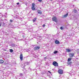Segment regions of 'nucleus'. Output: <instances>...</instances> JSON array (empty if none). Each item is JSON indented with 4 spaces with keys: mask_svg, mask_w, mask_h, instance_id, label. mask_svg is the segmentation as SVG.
<instances>
[{
    "mask_svg": "<svg viewBox=\"0 0 79 79\" xmlns=\"http://www.w3.org/2000/svg\"><path fill=\"white\" fill-rule=\"evenodd\" d=\"M52 20L53 21L56 22V23H57L58 22V20H57V18L56 16H54L53 18H52Z\"/></svg>",
    "mask_w": 79,
    "mask_h": 79,
    "instance_id": "1",
    "label": "nucleus"
},
{
    "mask_svg": "<svg viewBox=\"0 0 79 79\" xmlns=\"http://www.w3.org/2000/svg\"><path fill=\"white\" fill-rule=\"evenodd\" d=\"M34 7H35V4L33 3L32 4L31 9L32 10H35V8Z\"/></svg>",
    "mask_w": 79,
    "mask_h": 79,
    "instance_id": "2",
    "label": "nucleus"
},
{
    "mask_svg": "<svg viewBox=\"0 0 79 79\" xmlns=\"http://www.w3.org/2000/svg\"><path fill=\"white\" fill-rule=\"evenodd\" d=\"M58 73L60 74H62L63 73V70L61 69H60L58 71Z\"/></svg>",
    "mask_w": 79,
    "mask_h": 79,
    "instance_id": "3",
    "label": "nucleus"
},
{
    "mask_svg": "<svg viewBox=\"0 0 79 79\" xmlns=\"http://www.w3.org/2000/svg\"><path fill=\"white\" fill-rule=\"evenodd\" d=\"M53 64L54 66H58V63L56 61L53 62Z\"/></svg>",
    "mask_w": 79,
    "mask_h": 79,
    "instance_id": "4",
    "label": "nucleus"
},
{
    "mask_svg": "<svg viewBox=\"0 0 79 79\" xmlns=\"http://www.w3.org/2000/svg\"><path fill=\"white\" fill-rule=\"evenodd\" d=\"M40 49V47L39 46H36L34 48V50H39Z\"/></svg>",
    "mask_w": 79,
    "mask_h": 79,
    "instance_id": "5",
    "label": "nucleus"
},
{
    "mask_svg": "<svg viewBox=\"0 0 79 79\" xmlns=\"http://www.w3.org/2000/svg\"><path fill=\"white\" fill-rule=\"evenodd\" d=\"M69 55L70 57H73L74 56V54L73 53H70L69 54Z\"/></svg>",
    "mask_w": 79,
    "mask_h": 79,
    "instance_id": "6",
    "label": "nucleus"
},
{
    "mask_svg": "<svg viewBox=\"0 0 79 79\" xmlns=\"http://www.w3.org/2000/svg\"><path fill=\"white\" fill-rule=\"evenodd\" d=\"M20 60L21 61L23 60V54H21L20 56Z\"/></svg>",
    "mask_w": 79,
    "mask_h": 79,
    "instance_id": "7",
    "label": "nucleus"
},
{
    "mask_svg": "<svg viewBox=\"0 0 79 79\" xmlns=\"http://www.w3.org/2000/svg\"><path fill=\"white\" fill-rule=\"evenodd\" d=\"M67 64L70 66L73 65V63L71 62H68L67 63Z\"/></svg>",
    "mask_w": 79,
    "mask_h": 79,
    "instance_id": "8",
    "label": "nucleus"
},
{
    "mask_svg": "<svg viewBox=\"0 0 79 79\" xmlns=\"http://www.w3.org/2000/svg\"><path fill=\"white\" fill-rule=\"evenodd\" d=\"M66 52H68V53H69V52H71V50H70V49H66Z\"/></svg>",
    "mask_w": 79,
    "mask_h": 79,
    "instance_id": "9",
    "label": "nucleus"
},
{
    "mask_svg": "<svg viewBox=\"0 0 79 79\" xmlns=\"http://www.w3.org/2000/svg\"><path fill=\"white\" fill-rule=\"evenodd\" d=\"M55 43L56 44H60V41L57 40H56L55 41Z\"/></svg>",
    "mask_w": 79,
    "mask_h": 79,
    "instance_id": "10",
    "label": "nucleus"
},
{
    "mask_svg": "<svg viewBox=\"0 0 79 79\" xmlns=\"http://www.w3.org/2000/svg\"><path fill=\"white\" fill-rule=\"evenodd\" d=\"M38 13L39 14H40V15H42V12L40 10L38 11Z\"/></svg>",
    "mask_w": 79,
    "mask_h": 79,
    "instance_id": "11",
    "label": "nucleus"
},
{
    "mask_svg": "<svg viewBox=\"0 0 79 79\" xmlns=\"http://www.w3.org/2000/svg\"><path fill=\"white\" fill-rule=\"evenodd\" d=\"M4 62V61H3V60H0V63L1 64H2V63H3Z\"/></svg>",
    "mask_w": 79,
    "mask_h": 79,
    "instance_id": "12",
    "label": "nucleus"
},
{
    "mask_svg": "<svg viewBox=\"0 0 79 79\" xmlns=\"http://www.w3.org/2000/svg\"><path fill=\"white\" fill-rule=\"evenodd\" d=\"M68 15V13H67L66 15H64L63 18H66V17H67Z\"/></svg>",
    "mask_w": 79,
    "mask_h": 79,
    "instance_id": "13",
    "label": "nucleus"
},
{
    "mask_svg": "<svg viewBox=\"0 0 79 79\" xmlns=\"http://www.w3.org/2000/svg\"><path fill=\"white\" fill-rule=\"evenodd\" d=\"M36 19H37V18H35L33 20V23H35V21H36L35 20H36Z\"/></svg>",
    "mask_w": 79,
    "mask_h": 79,
    "instance_id": "14",
    "label": "nucleus"
},
{
    "mask_svg": "<svg viewBox=\"0 0 79 79\" xmlns=\"http://www.w3.org/2000/svg\"><path fill=\"white\" fill-rule=\"evenodd\" d=\"M58 53V51H55L54 52V54H56V53Z\"/></svg>",
    "mask_w": 79,
    "mask_h": 79,
    "instance_id": "15",
    "label": "nucleus"
},
{
    "mask_svg": "<svg viewBox=\"0 0 79 79\" xmlns=\"http://www.w3.org/2000/svg\"><path fill=\"white\" fill-rule=\"evenodd\" d=\"M73 12H74V13H77V10L74 9V10H73Z\"/></svg>",
    "mask_w": 79,
    "mask_h": 79,
    "instance_id": "16",
    "label": "nucleus"
},
{
    "mask_svg": "<svg viewBox=\"0 0 79 79\" xmlns=\"http://www.w3.org/2000/svg\"><path fill=\"white\" fill-rule=\"evenodd\" d=\"M10 52H13V49H10Z\"/></svg>",
    "mask_w": 79,
    "mask_h": 79,
    "instance_id": "17",
    "label": "nucleus"
},
{
    "mask_svg": "<svg viewBox=\"0 0 79 79\" xmlns=\"http://www.w3.org/2000/svg\"><path fill=\"white\" fill-rule=\"evenodd\" d=\"M71 59L69 58L68 59V61H71Z\"/></svg>",
    "mask_w": 79,
    "mask_h": 79,
    "instance_id": "18",
    "label": "nucleus"
},
{
    "mask_svg": "<svg viewBox=\"0 0 79 79\" xmlns=\"http://www.w3.org/2000/svg\"><path fill=\"white\" fill-rule=\"evenodd\" d=\"M5 18H7V16H6V15H7V14L6 13H5Z\"/></svg>",
    "mask_w": 79,
    "mask_h": 79,
    "instance_id": "19",
    "label": "nucleus"
},
{
    "mask_svg": "<svg viewBox=\"0 0 79 79\" xmlns=\"http://www.w3.org/2000/svg\"><path fill=\"white\" fill-rule=\"evenodd\" d=\"M60 29L61 30H63V28L62 27H60Z\"/></svg>",
    "mask_w": 79,
    "mask_h": 79,
    "instance_id": "20",
    "label": "nucleus"
},
{
    "mask_svg": "<svg viewBox=\"0 0 79 79\" xmlns=\"http://www.w3.org/2000/svg\"><path fill=\"white\" fill-rule=\"evenodd\" d=\"M10 23H12V22H13V21L12 20L10 19Z\"/></svg>",
    "mask_w": 79,
    "mask_h": 79,
    "instance_id": "21",
    "label": "nucleus"
},
{
    "mask_svg": "<svg viewBox=\"0 0 79 79\" xmlns=\"http://www.w3.org/2000/svg\"><path fill=\"white\" fill-rule=\"evenodd\" d=\"M12 47H15V44H12Z\"/></svg>",
    "mask_w": 79,
    "mask_h": 79,
    "instance_id": "22",
    "label": "nucleus"
},
{
    "mask_svg": "<svg viewBox=\"0 0 79 79\" xmlns=\"http://www.w3.org/2000/svg\"><path fill=\"white\" fill-rule=\"evenodd\" d=\"M38 0L39 2H42V0Z\"/></svg>",
    "mask_w": 79,
    "mask_h": 79,
    "instance_id": "23",
    "label": "nucleus"
},
{
    "mask_svg": "<svg viewBox=\"0 0 79 79\" xmlns=\"http://www.w3.org/2000/svg\"><path fill=\"white\" fill-rule=\"evenodd\" d=\"M30 63L29 62H27V64H30Z\"/></svg>",
    "mask_w": 79,
    "mask_h": 79,
    "instance_id": "24",
    "label": "nucleus"
},
{
    "mask_svg": "<svg viewBox=\"0 0 79 79\" xmlns=\"http://www.w3.org/2000/svg\"><path fill=\"white\" fill-rule=\"evenodd\" d=\"M20 76H23V74H20L19 75Z\"/></svg>",
    "mask_w": 79,
    "mask_h": 79,
    "instance_id": "25",
    "label": "nucleus"
},
{
    "mask_svg": "<svg viewBox=\"0 0 79 79\" xmlns=\"http://www.w3.org/2000/svg\"><path fill=\"white\" fill-rule=\"evenodd\" d=\"M48 73H50V74H52V73L49 71H48Z\"/></svg>",
    "mask_w": 79,
    "mask_h": 79,
    "instance_id": "26",
    "label": "nucleus"
},
{
    "mask_svg": "<svg viewBox=\"0 0 79 79\" xmlns=\"http://www.w3.org/2000/svg\"><path fill=\"white\" fill-rule=\"evenodd\" d=\"M45 24H43V27H45Z\"/></svg>",
    "mask_w": 79,
    "mask_h": 79,
    "instance_id": "27",
    "label": "nucleus"
},
{
    "mask_svg": "<svg viewBox=\"0 0 79 79\" xmlns=\"http://www.w3.org/2000/svg\"><path fill=\"white\" fill-rule=\"evenodd\" d=\"M19 2H18L17 3V5H19Z\"/></svg>",
    "mask_w": 79,
    "mask_h": 79,
    "instance_id": "28",
    "label": "nucleus"
},
{
    "mask_svg": "<svg viewBox=\"0 0 79 79\" xmlns=\"http://www.w3.org/2000/svg\"><path fill=\"white\" fill-rule=\"evenodd\" d=\"M19 40H23V39H20Z\"/></svg>",
    "mask_w": 79,
    "mask_h": 79,
    "instance_id": "29",
    "label": "nucleus"
},
{
    "mask_svg": "<svg viewBox=\"0 0 79 79\" xmlns=\"http://www.w3.org/2000/svg\"><path fill=\"white\" fill-rule=\"evenodd\" d=\"M23 38H24V37H25V36H24V35H23Z\"/></svg>",
    "mask_w": 79,
    "mask_h": 79,
    "instance_id": "30",
    "label": "nucleus"
},
{
    "mask_svg": "<svg viewBox=\"0 0 79 79\" xmlns=\"http://www.w3.org/2000/svg\"><path fill=\"white\" fill-rule=\"evenodd\" d=\"M45 60H46L47 59V57H44Z\"/></svg>",
    "mask_w": 79,
    "mask_h": 79,
    "instance_id": "31",
    "label": "nucleus"
},
{
    "mask_svg": "<svg viewBox=\"0 0 79 79\" xmlns=\"http://www.w3.org/2000/svg\"><path fill=\"white\" fill-rule=\"evenodd\" d=\"M1 26V23H0V27Z\"/></svg>",
    "mask_w": 79,
    "mask_h": 79,
    "instance_id": "32",
    "label": "nucleus"
},
{
    "mask_svg": "<svg viewBox=\"0 0 79 79\" xmlns=\"http://www.w3.org/2000/svg\"><path fill=\"white\" fill-rule=\"evenodd\" d=\"M24 65H23V66H22L23 67H24Z\"/></svg>",
    "mask_w": 79,
    "mask_h": 79,
    "instance_id": "33",
    "label": "nucleus"
},
{
    "mask_svg": "<svg viewBox=\"0 0 79 79\" xmlns=\"http://www.w3.org/2000/svg\"><path fill=\"white\" fill-rule=\"evenodd\" d=\"M58 2H60V1H59Z\"/></svg>",
    "mask_w": 79,
    "mask_h": 79,
    "instance_id": "34",
    "label": "nucleus"
},
{
    "mask_svg": "<svg viewBox=\"0 0 79 79\" xmlns=\"http://www.w3.org/2000/svg\"><path fill=\"white\" fill-rule=\"evenodd\" d=\"M51 0V1H52V0Z\"/></svg>",
    "mask_w": 79,
    "mask_h": 79,
    "instance_id": "35",
    "label": "nucleus"
}]
</instances>
